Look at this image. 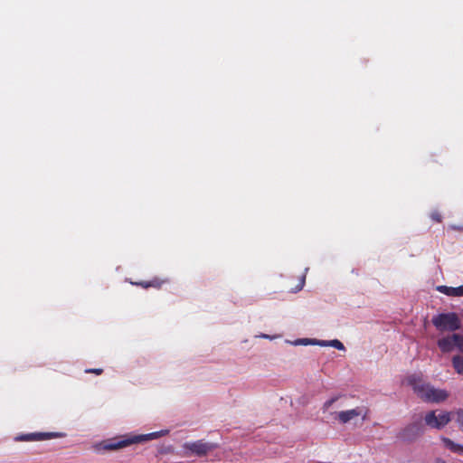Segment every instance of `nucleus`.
I'll use <instances>...</instances> for the list:
<instances>
[{"label":"nucleus","mask_w":463,"mask_h":463,"mask_svg":"<svg viewBox=\"0 0 463 463\" xmlns=\"http://www.w3.org/2000/svg\"><path fill=\"white\" fill-rule=\"evenodd\" d=\"M168 430H162L147 434L116 437L96 444L95 449L99 452L102 450H118L132 444L146 442L148 440L158 439L160 437L165 436L168 434Z\"/></svg>","instance_id":"nucleus-1"},{"label":"nucleus","mask_w":463,"mask_h":463,"mask_svg":"<svg viewBox=\"0 0 463 463\" xmlns=\"http://www.w3.org/2000/svg\"><path fill=\"white\" fill-rule=\"evenodd\" d=\"M408 383L417 396L425 402L440 403L449 397V392L446 390L435 388L430 383L422 381L417 374L409 376Z\"/></svg>","instance_id":"nucleus-2"},{"label":"nucleus","mask_w":463,"mask_h":463,"mask_svg":"<svg viewBox=\"0 0 463 463\" xmlns=\"http://www.w3.org/2000/svg\"><path fill=\"white\" fill-rule=\"evenodd\" d=\"M433 326L439 331H456L461 327L458 316L454 312L441 313L431 319Z\"/></svg>","instance_id":"nucleus-3"},{"label":"nucleus","mask_w":463,"mask_h":463,"mask_svg":"<svg viewBox=\"0 0 463 463\" xmlns=\"http://www.w3.org/2000/svg\"><path fill=\"white\" fill-rule=\"evenodd\" d=\"M216 445L203 440H197L194 442H185L183 445L184 453L188 456L203 457L209 452L216 449Z\"/></svg>","instance_id":"nucleus-4"},{"label":"nucleus","mask_w":463,"mask_h":463,"mask_svg":"<svg viewBox=\"0 0 463 463\" xmlns=\"http://www.w3.org/2000/svg\"><path fill=\"white\" fill-rule=\"evenodd\" d=\"M436 412L437 411H430L424 417L425 423L430 428L440 430L453 420L454 412L443 411H439V414H436Z\"/></svg>","instance_id":"nucleus-5"},{"label":"nucleus","mask_w":463,"mask_h":463,"mask_svg":"<svg viewBox=\"0 0 463 463\" xmlns=\"http://www.w3.org/2000/svg\"><path fill=\"white\" fill-rule=\"evenodd\" d=\"M366 412L364 408L356 407L354 409L342 411L336 413L335 419L342 424H346L354 420L358 417H362L364 420L365 418Z\"/></svg>","instance_id":"nucleus-6"},{"label":"nucleus","mask_w":463,"mask_h":463,"mask_svg":"<svg viewBox=\"0 0 463 463\" xmlns=\"http://www.w3.org/2000/svg\"><path fill=\"white\" fill-rule=\"evenodd\" d=\"M423 432V426L420 420L414 421L405 427L401 432V438L404 440H413Z\"/></svg>","instance_id":"nucleus-7"},{"label":"nucleus","mask_w":463,"mask_h":463,"mask_svg":"<svg viewBox=\"0 0 463 463\" xmlns=\"http://www.w3.org/2000/svg\"><path fill=\"white\" fill-rule=\"evenodd\" d=\"M63 435L56 432H35L29 434H23L15 437L16 441H33V440H44L52 438L62 437Z\"/></svg>","instance_id":"nucleus-8"},{"label":"nucleus","mask_w":463,"mask_h":463,"mask_svg":"<svg viewBox=\"0 0 463 463\" xmlns=\"http://www.w3.org/2000/svg\"><path fill=\"white\" fill-rule=\"evenodd\" d=\"M457 338H458V334H453L452 335L439 338L437 345L442 353H449L456 347Z\"/></svg>","instance_id":"nucleus-9"},{"label":"nucleus","mask_w":463,"mask_h":463,"mask_svg":"<svg viewBox=\"0 0 463 463\" xmlns=\"http://www.w3.org/2000/svg\"><path fill=\"white\" fill-rule=\"evenodd\" d=\"M436 289L439 292L449 297H463V285L457 288L441 285L438 286Z\"/></svg>","instance_id":"nucleus-10"},{"label":"nucleus","mask_w":463,"mask_h":463,"mask_svg":"<svg viewBox=\"0 0 463 463\" xmlns=\"http://www.w3.org/2000/svg\"><path fill=\"white\" fill-rule=\"evenodd\" d=\"M444 446L453 452L463 453V446L456 444L448 438L442 439Z\"/></svg>","instance_id":"nucleus-11"},{"label":"nucleus","mask_w":463,"mask_h":463,"mask_svg":"<svg viewBox=\"0 0 463 463\" xmlns=\"http://www.w3.org/2000/svg\"><path fill=\"white\" fill-rule=\"evenodd\" d=\"M452 364H453L455 371L458 373L463 374V356H461V355L453 356Z\"/></svg>","instance_id":"nucleus-12"},{"label":"nucleus","mask_w":463,"mask_h":463,"mask_svg":"<svg viewBox=\"0 0 463 463\" xmlns=\"http://www.w3.org/2000/svg\"><path fill=\"white\" fill-rule=\"evenodd\" d=\"M453 420L459 425L463 430V410H458L453 413Z\"/></svg>","instance_id":"nucleus-13"},{"label":"nucleus","mask_w":463,"mask_h":463,"mask_svg":"<svg viewBox=\"0 0 463 463\" xmlns=\"http://www.w3.org/2000/svg\"><path fill=\"white\" fill-rule=\"evenodd\" d=\"M313 339L312 338H298L292 342L293 345H312Z\"/></svg>","instance_id":"nucleus-14"},{"label":"nucleus","mask_w":463,"mask_h":463,"mask_svg":"<svg viewBox=\"0 0 463 463\" xmlns=\"http://www.w3.org/2000/svg\"><path fill=\"white\" fill-rule=\"evenodd\" d=\"M329 346L334 347L340 351L345 350V347L343 345V343L337 339L329 340Z\"/></svg>","instance_id":"nucleus-15"},{"label":"nucleus","mask_w":463,"mask_h":463,"mask_svg":"<svg viewBox=\"0 0 463 463\" xmlns=\"http://www.w3.org/2000/svg\"><path fill=\"white\" fill-rule=\"evenodd\" d=\"M338 398H339V396H335V397H332L331 399L327 400L323 404L322 410L324 411H326L327 410H329V408L338 400Z\"/></svg>","instance_id":"nucleus-16"},{"label":"nucleus","mask_w":463,"mask_h":463,"mask_svg":"<svg viewBox=\"0 0 463 463\" xmlns=\"http://www.w3.org/2000/svg\"><path fill=\"white\" fill-rule=\"evenodd\" d=\"M138 285H142L144 288H148V287H159L160 283L156 279H154L149 282L138 283Z\"/></svg>","instance_id":"nucleus-17"},{"label":"nucleus","mask_w":463,"mask_h":463,"mask_svg":"<svg viewBox=\"0 0 463 463\" xmlns=\"http://www.w3.org/2000/svg\"><path fill=\"white\" fill-rule=\"evenodd\" d=\"M312 345L329 346V340L313 339Z\"/></svg>","instance_id":"nucleus-18"},{"label":"nucleus","mask_w":463,"mask_h":463,"mask_svg":"<svg viewBox=\"0 0 463 463\" xmlns=\"http://www.w3.org/2000/svg\"><path fill=\"white\" fill-rule=\"evenodd\" d=\"M457 342H456V347L463 353V335L458 334Z\"/></svg>","instance_id":"nucleus-19"},{"label":"nucleus","mask_w":463,"mask_h":463,"mask_svg":"<svg viewBox=\"0 0 463 463\" xmlns=\"http://www.w3.org/2000/svg\"><path fill=\"white\" fill-rule=\"evenodd\" d=\"M305 281H306V275H303L299 279L298 285L295 288V292H298L303 288V287L305 285Z\"/></svg>","instance_id":"nucleus-20"},{"label":"nucleus","mask_w":463,"mask_h":463,"mask_svg":"<svg viewBox=\"0 0 463 463\" xmlns=\"http://www.w3.org/2000/svg\"><path fill=\"white\" fill-rule=\"evenodd\" d=\"M431 219L436 222L441 221V215L438 212H433L430 215Z\"/></svg>","instance_id":"nucleus-21"},{"label":"nucleus","mask_w":463,"mask_h":463,"mask_svg":"<svg viewBox=\"0 0 463 463\" xmlns=\"http://www.w3.org/2000/svg\"><path fill=\"white\" fill-rule=\"evenodd\" d=\"M102 369H99V368H97V369H87L85 372L86 373H96V374H100L102 373Z\"/></svg>","instance_id":"nucleus-22"},{"label":"nucleus","mask_w":463,"mask_h":463,"mask_svg":"<svg viewBox=\"0 0 463 463\" xmlns=\"http://www.w3.org/2000/svg\"><path fill=\"white\" fill-rule=\"evenodd\" d=\"M260 336L262 337V338H266V339H273L274 338V336H270V335H266V334H261Z\"/></svg>","instance_id":"nucleus-23"},{"label":"nucleus","mask_w":463,"mask_h":463,"mask_svg":"<svg viewBox=\"0 0 463 463\" xmlns=\"http://www.w3.org/2000/svg\"><path fill=\"white\" fill-rule=\"evenodd\" d=\"M450 228L453 229V230H457V231H461L462 230V227L455 226V225H451Z\"/></svg>","instance_id":"nucleus-24"},{"label":"nucleus","mask_w":463,"mask_h":463,"mask_svg":"<svg viewBox=\"0 0 463 463\" xmlns=\"http://www.w3.org/2000/svg\"><path fill=\"white\" fill-rule=\"evenodd\" d=\"M439 463H445V462H444V461H441V462H439Z\"/></svg>","instance_id":"nucleus-25"}]
</instances>
